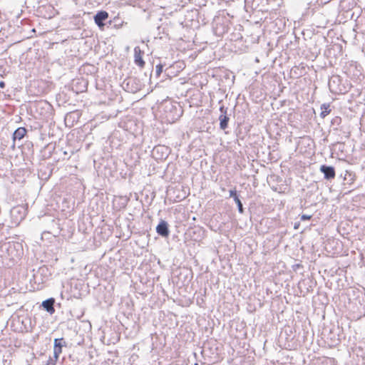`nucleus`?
<instances>
[{
  "label": "nucleus",
  "instance_id": "nucleus-19",
  "mask_svg": "<svg viewBox=\"0 0 365 365\" xmlns=\"http://www.w3.org/2000/svg\"><path fill=\"white\" fill-rule=\"evenodd\" d=\"M132 81V79H129L128 81V85L130 84V83Z\"/></svg>",
  "mask_w": 365,
  "mask_h": 365
},
{
  "label": "nucleus",
  "instance_id": "nucleus-14",
  "mask_svg": "<svg viewBox=\"0 0 365 365\" xmlns=\"http://www.w3.org/2000/svg\"><path fill=\"white\" fill-rule=\"evenodd\" d=\"M163 150H167V148H165L164 146H156L153 149V153H155V152H163Z\"/></svg>",
  "mask_w": 365,
  "mask_h": 365
},
{
  "label": "nucleus",
  "instance_id": "nucleus-1",
  "mask_svg": "<svg viewBox=\"0 0 365 365\" xmlns=\"http://www.w3.org/2000/svg\"><path fill=\"white\" fill-rule=\"evenodd\" d=\"M11 223L14 226H18L26 215V210L22 205L14 207L11 210Z\"/></svg>",
  "mask_w": 365,
  "mask_h": 365
},
{
  "label": "nucleus",
  "instance_id": "nucleus-10",
  "mask_svg": "<svg viewBox=\"0 0 365 365\" xmlns=\"http://www.w3.org/2000/svg\"><path fill=\"white\" fill-rule=\"evenodd\" d=\"M220 119V127L221 129L225 130L227 127V123L229 121V118L225 115H221L219 118Z\"/></svg>",
  "mask_w": 365,
  "mask_h": 365
},
{
  "label": "nucleus",
  "instance_id": "nucleus-7",
  "mask_svg": "<svg viewBox=\"0 0 365 365\" xmlns=\"http://www.w3.org/2000/svg\"><path fill=\"white\" fill-rule=\"evenodd\" d=\"M320 170L324 174L325 178L330 179L334 177L335 173L332 167L322 165Z\"/></svg>",
  "mask_w": 365,
  "mask_h": 365
},
{
  "label": "nucleus",
  "instance_id": "nucleus-2",
  "mask_svg": "<svg viewBox=\"0 0 365 365\" xmlns=\"http://www.w3.org/2000/svg\"><path fill=\"white\" fill-rule=\"evenodd\" d=\"M329 88L331 92L341 94L342 92L341 80L339 76H332L329 81Z\"/></svg>",
  "mask_w": 365,
  "mask_h": 365
},
{
  "label": "nucleus",
  "instance_id": "nucleus-18",
  "mask_svg": "<svg viewBox=\"0 0 365 365\" xmlns=\"http://www.w3.org/2000/svg\"><path fill=\"white\" fill-rule=\"evenodd\" d=\"M5 83L4 81H0V88H4Z\"/></svg>",
  "mask_w": 365,
  "mask_h": 365
},
{
  "label": "nucleus",
  "instance_id": "nucleus-17",
  "mask_svg": "<svg viewBox=\"0 0 365 365\" xmlns=\"http://www.w3.org/2000/svg\"><path fill=\"white\" fill-rule=\"evenodd\" d=\"M310 218H311V216L310 215H303L301 217V220H309Z\"/></svg>",
  "mask_w": 365,
  "mask_h": 365
},
{
  "label": "nucleus",
  "instance_id": "nucleus-11",
  "mask_svg": "<svg viewBox=\"0 0 365 365\" xmlns=\"http://www.w3.org/2000/svg\"><path fill=\"white\" fill-rule=\"evenodd\" d=\"M329 106H326L325 104H323L321 107L322 113L321 116L322 118H324L327 115H328L330 112V110L329 109Z\"/></svg>",
  "mask_w": 365,
  "mask_h": 365
},
{
  "label": "nucleus",
  "instance_id": "nucleus-3",
  "mask_svg": "<svg viewBox=\"0 0 365 365\" xmlns=\"http://www.w3.org/2000/svg\"><path fill=\"white\" fill-rule=\"evenodd\" d=\"M143 52L140 50L139 46L134 48V61L135 63L140 68H143L145 66V61L143 59Z\"/></svg>",
  "mask_w": 365,
  "mask_h": 365
},
{
  "label": "nucleus",
  "instance_id": "nucleus-13",
  "mask_svg": "<svg viewBox=\"0 0 365 365\" xmlns=\"http://www.w3.org/2000/svg\"><path fill=\"white\" fill-rule=\"evenodd\" d=\"M58 359V357L56 358L54 356L53 357H50L46 365H56Z\"/></svg>",
  "mask_w": 365,
  "mask_h": 365
},
{
  "label": "nucleus",
  "instance_id": "nucleus-4",
  "mask_svg": "<svg viewBox=\"0 0 365 365\" xmlns=\"http://www.w3.org/2000/svg\"><path fill=\"white\" fill-rule=\"evenodd\" d=\"M65 345L66 342L63 338L54 339L53 354L56 358L59 357V355L62 353V347Z\"/></svg>",
  "mask_w": 365,
  "mask_h": 365
},
{
  "label": "nucleus",
  "instance_id": "nucleus-16",
  "mask_svg": "<svg viewBox=\"0 0 365 365\" xmlns=\"http://www.w3.org/2000/svg\"><path fill=\"white\" fill-rule=\"evenodd\" d=\"M230 197H232L234 200H235V197H238V195H237V192L235 190H230Z\"/></svg>",
  "mask_w": 365,
  "mask_h": 365
},
{
  "label": "nucleus",
  "instance_id": "nucleus-8",
  "mask_svg": "<svg viewBox=\"0 0 365 365\" xmlns=\"http://www.w3.org/2000/svg\"><path fill=\"white\" fill-rule=\"evenodd\" d=\"M54 299L53 298L46 299L43 302V307L48 312L53 313L55 309L53 308Z\"/></svg>",
  "mask_w": 365,
  "mask_h": 365
},
{
  "label": "nucleus",
  "instance_id": "nucleus-5",
  "mask_svg": "<svg viewBox=\"0 0 365 365\" xmlns=\"http://www.w3.org/2000/svg\"><path fill=\"white\" fill-rule=\"evenodd\" d=\"M108 17V14L106 11H99L94 16L95 23L99 26L103 27L104 26L103 21L106 20Z\"/></svg>",
  "mask_w": 365,
  "mask_h": 365
},
{
  "label": "nucleus",
  "instance_id": "nucleus-12",
  "mask_svg": "<svg viewBox=\"0 0 365 365\" xmlns=\"http://www.w3.org/2000/svg\"><path fill=\"white\" fill-rule=\"evenodd\" d=\"M234 200L236 202V204L237 205L238 211L240 213H242L243 212L242 203L241 200L239 199V197H235V200Z\"/></svg>",
  "mask_w": 365,
  "mask_h": 365
},
{
  "label": "nucleus",
  "instance_id": "nucleus-20",
  "mask_svg": "<svg viewBox=\"0 0 365 365\" xmlns=\"http://www.w3.org/2000/svg\"><path fill=\"white\" fill-rule=\"evenodd\" d=\"M220 110H221L222 112H223V107H221V108H220Z\"/></svg>",
  "mask_w": 365,
  "mask_h": 365
},
{
  "label": "nucleus",
  "instance_id": "nucleus-9",
  "mask_svg": "<svg viewBox=\"0 0 365 365\" xmlns=\"http://www.w3.org/2000/svg\"><path fill=\"white\" fill-rule=\"evenodd\" d=\"M26 133V130L24 128H17L14 134H13V138L14 140H21L22 139Z\"/></svg>",
  "mask_w": 365,
  "mask_h": 365
},
{
  "label": "nucleus",
  "instance_id": "nucleus-6",
  "mask_svg": "<svg viewBox=\"0 0 365 365\" xmlns=\"http://www.w3.org/2000/svg\"><path fill=\"white\" fill-rule=\"evenodd\" d=\"M156 231L162 237H168L169 235L168 223L164 220L161 221L157 226Z\"/></svg>",
  "mask_w": 365,
  "mask_h": 365
},
{
  "label": "nucleus",
  "instance_id": "nucleus-15",
  "mask_svg": "<svg viewBox=\"0 0 365 365\" xmlns=\"http://www.w3.org/2000/svg\"><path fill=\"white\" fill-rule=\"evenodd\" d=\"M163 71V66L159 64L156 66V74L157 76H160Z\"/></svg>",
  "mask_w": 365,
  "mask_h": 365
}]
</instances>
